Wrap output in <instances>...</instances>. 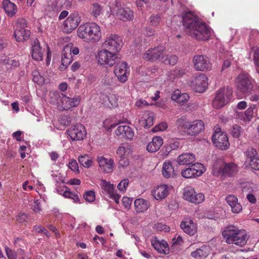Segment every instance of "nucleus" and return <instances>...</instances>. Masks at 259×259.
I'll return each instance as SVG.
<instances>
[{
  "mask_svg": "<svg viewBox=\"0 0 259 259\" xmlns=\"http://www.w3.org/2000/svg\"><path fill=\"white\" fill-rule=\"evenodd\" d=\"M183 24L186 28L187 33L197 40H207L211 36L210 27L205 22L200 21L191 11L183 15Z\"/></svg>",
  "mask_w": 259,
  "mask_h": 259,
  "instance_id": "f257e3e1",
  "label": "nucleus"
},
{
  "mask_svg": "<svg viewBox=\"0 0 259 259\" xmlns=\"http://www.w3.org/2000/svg\"><path fill=\"white\" fill-rule=\"evenodd\" d=\"M222 236L228 244H234L240 247L244 246L249 239L247 232L239 229L234 226L226 227L222 232Z\"/></svg>",
  "mask_w": 259,
  "mask_h": 259,
  "instance_id": "f03ea898",
  "label": "nucleus"
},
{
  "mask_svg": "<svg viewBox=\"0 0 259 259\" xmlns=\"http://www.w3.org/2000/svg\"><path fill=\"white\" fill-rule=\"evenodd\" d=\"M77 35L85 42H97L101 37L100 27L94 22L82 24L77 28Z\"/></svg>",
  "mask_w": 259,
  "mask_h": 259,
  "instance_id": "7ed1b4c3",
  "label": "nucleus"
},
{
  "mask_svg": "<svg viewBox=\"0 0 259 259\" xmlns=\"http://www.w3.org/2000/svg\"><path fill=\"white\" fill-rule=\"evenodd\" d=\"M50 103L57 105L60 110H67L72 107L77 106L80 103V98L78 96L69 98L63 94L60 95L58 93H52L50 94Z\"/></svg>",
  "mask_w": 259,
  "mask_h": 259,
  "instance_id": "20e7f679",
  "label": "nucleus"
},
{
  "mask_svg": "<svg viewBox=\"0 0 259 259\" xmlns=\"http://www.w3.org/2000/svg\"><path fill=\"white\" fill-rule=\"evenodd\" d=\"M232 90L227 87L220 89L217 93L214 99L212 102L214 108L219 109L227 104L231 99Z\"/></svg>",
  "mask_w": 259,
  "mask_h": 259,
  "instance_id": "39448f33",
  "label": "nucleus"
},
{
  "mask_svg": "<svg viewBox=\"0 0 259 259\" xmlns=\"http://www.w3.org/2000/svg\"><path fill=\"white\" fill-rule=\"evenodd\" d=\"M97 57L98 63L105 67L113 66L119 59L117 54L105 49L99 51Z\"/></svg>",
  "mask_w": 259,
  "mask_h": 259,
  "instance_id": "423d86ee",
  "label": "nucleus"
},
{
  "mask_svg": "<svg viewBox=\"0 0 259 259\" xmlns=\"http://www.w3.org/2000/svg\"><path fill=\"white\" fill-rule=\"evenodd\" d=\"M122 44V39L119 36L110 34L106 36L103 45L105 49L117 54L121 50Z\"/></svg>",
  "mask_w": 259,
  "mask_h": 259,
  "instance_id": "0eeeda50",
  "label": "nucleus"
},
{
  "mask_svg": "<svg viewBox=\"0 0 259 259\" xmlns=\"http://www.w3.org/2000/svg\"><path fill=\"white\" fill-rule=\"evenodd\" d=\"M212 141L215 147L222 150L228 149L230 146L228 137L224 132L221 131L220 127L215 129L212 136Z\"/></svg>",
  "mask_w": 259,
  "mask_h": 259,
  "instance_id": "6e6552de",
  "label": "nucleus"
},
{
  "mask_svg": "<svg viewBox=\"0 0 259 259\" xmlns=\"http://www.w3.org/2000/svg\"><path fill=\"white\" fill-rule=\"evenodd\" d=\"M26 21L24 19L19 20L15 24L14 35L18 41H22L28 39L30 35V31L25 29Z\"/></svg>",
  "mask_w": 259,
  "mask_h": 259,
  "instance_id": "1a4fd4ad",
  "label": "nucleus"
},
{
  "mask_svg": "<svg viewBox=\"0 0 259 259\" xmlns=\"http://www.w3.org/2000/svg\"><path fill=\"white\" fill-rule=\"evenodd\" d=\"M193 63L194 68L199 71H208L211 69L212 65L208 57L203 55H197L193 57Z\"/></svg>",
  "mask_w": 259,
  "mask_h": 259,
  "instance_id": "9d476101",
  "label": "nucleus"
},
{
  "mask_svg": "<svg viewBox=\"0 0 259 259\" xmlns=\"http://www.w3.org/2000/svg\"><path fill=\"white\" fill-rule=\"evenodd\" d=\"M188 166V168L181 171L182 176L185 178L190 179L199 177L205 171L203 165L200 163H194Z\"/></svg>",
  "mask_w": 259,
  "mask_h": 259,
  "instance_id": "9b49d317",
  "label": "nucleus"
},
{
  "mask_svg": "<svg viewBox=\"0 0 259 259\" xmlns=\"http://www.w3.org/2000/svg\"><path fill=\"white\" fill-rule=\"evenodd\" d=\"M190 83L196 92L202 93L207 87L208 79L205 74L199 73L192 77Z\"/></svg>",
  "mask_w": 259,
  "mask_h": 259,
  "instance_id": "f8f14e48",
  "label": "nucleus"
},
{
  "mask_svg": "<svg viewBox=\"0 0 259 259\" xmlns=\"http://www.w3.org/2000/svg\"><path fill=\"white\" fill-rule=\"evenodd\" d=\"M67 133L73 141L83 140L87 136L85 127L80 123H76L67 130Z\"/></svg>",
  "mask_w": 259,
  "mask_h": 259,
  "instance_id": "ddd939ff",
  "label": "nucleus"
},
{
  "mask_svg": "<svg viewBox=\"0 0 259 259\" xmlns=\"http://www.w3.org/2000/svg\"><path fill=\"white\" fill-rule=\"evenodd\" d=\"M237 171V165L233 163L226 164L221 166L214 165L212 169L213 175L215 176L222 174L223 176L231 177L235 174Z\"/></svg>",
  "mask_w": 259,
  "mask_h": 259,
  "instance_id": "4468645a",
  "label": "nucleus"
},
{
  "mask_svg": "<svg viewBox=\"0 0 259 259\" xmlns=\"http://www.w3.org/2000/svg\"><path fill=\"white\" fill-rule=\"evenodd\" d=\"M165 54V48L163 46H157L148 50L144 54L143 58L150 61H155L158 59L161 61V58Z\"/></svg>",
  "mask_w": 259,
  "mask_h": 259,
  "instance_id": "2eb2a0df",
  "label": "nucleus"
},
{
  "mask_svg": "<svg viewBox=\"0 0 259 259\" xmlns=\"http://www.w3.org/2000/svg\"><path fill=\"white\" fill-rule=\"evenodd\" d=\"M236 84L238 90L243 93H250L252 89V84L248 74H239L236 79Z\"/></svg>",
  "mask_w": 259,
  "mask_h": 259,
  "instance_id": "dca6fc26",
  "label": "nucleus"
},
{
  "mask_svg": "<svg viewBox=\"0 0 259 259\" xmlns=\"http://www.w3.org/2000/svg\"><path fill=\"white\" fill-rule=\"evenodd\" d=\"M81 22V18L79 14L76 13L71 14L64 21L63 29L67 33H70L77 28Z\"/></svg>",
  "mask_w": 259,
  "mask_h": 259,
  "instance_id": "f3484780",
  "label": "nucleus"
},
{
  "mask_svg": "<svg viewBox=\"0 0 259 259\" xmlns=\"http://www.w3.org/2000/svg\"><path fill=\"white\" fill-rule=\"evenodd\" d=\"M183 198L192 203L199 204L202 202L205 197L203 193H197L192 188H186L183 193Z\"/></svg>",
  "mask_w": 259,
  "mask_h": 259,
  "instance_id": "a211bd4d",
  "label": "nucleus"
},
{
  "mask_svg": "<svg viewBox=\"0 0 259 259\" xmlns=\"http://www.w3.org/2000/svg\"><path fill=\"white\" fill-rule=\"evenodd\" d=\"M114 74L122 83L126 82L130 74V68L125 62L118 63L115 66Z\"/></svg>",
  "mask_w": 259,
  "mask_h": 259,
  "instance_id": "6ab92c4d",
  "label": "nucleus"
},
{
  "mask_svg": "<svg viewBox=\"0 0 259 259\" xmlns=\"http://www.w3.org/2000/svg\"><path fill=\"white\" fill-rule=\"evenodd\" d=\"M100 185L104 192L108 194L110 198L113 199L116 203H119L120 195L116 192L113 184L105 180H101Z\"/></svg>",
  "mask_w": 259,
  "mask_h": 259,
  "instance_id": "aec40b11",
  "label": "nucleus"
},
{
  "mask_svg": "<svg viewBox=\"0 0 259 259\" xmlns=\"http://www.w3.org/2000/svg\"><path fill=\"white\" fill-rule=\"evenodd\" d=\"M97 161L99 167L104 173H110L113 171L114 162L110 158L108 159L103 156L98 157Z\"/></svg>",
  "mask_w": 259,
  "mask_h": 259,
  "instance_id": "412c9836",
  "label": "nucleus"
},
{
  "mask_svg": "<svg viewBox=\"0 0 259 259\" xmlns=\"http://www.w3.org/2000/svg\"><path fill=\"white\" fill-rule=\"evenodd\" d=\"M151 243L152 246L159 253L167 254L169 252V247L166 241L162 240H159L158 238L155 237L151 240Z\"/></svg>",
  "mask_w": 259,
  "mask_h": 259,
  "instance_id": "4be33fe9",
  "label": "nucleus"
},
{
  "mask_svg": "<svg viewBox=\"0 0 259 259\" xmlns=\"http://www.w3.org/2000/svg\"><path fill=\"white\" fill-rule=\"evenodd\" d=\"M204 129V123L201 120H196L190 122L187 135L196 136Z\"/></svg>",
  "mask_w": 259,
  "mask_h": 259,
  "instance_id": "5701e85b",
  "label": "nucleus"
},
{
  "mask_svg": "<svg viewBox=\"0 0 259 259\" xmlns=\"http://www.w3.org/2000/svg\"><path fill=\"white\" fill-rule=\"evenodd\" d=\"M169 189L166 185H161L156 187L151 192L152 195L156 200L165 198L169 194Z\"/></svg>",
  "mask_w": 259,
  "mask_h": 259,
  "instance_id": "b1692460",
  "label": "nucleus"
},
{
  "mask_svg": "<svg viewBox=\"0 0 259 259\" xmlns=\"http://www.w3.org/2000/svg\"><path fill=\"white\" fill-rule=\"evenodd\" d=\"M181 228L184 232L189 235H194L197 232V225L192 220L186 219L181 223Z\"/></svg>",
  "mask_w": 259,
  "mask_h": 259,
  "instance_id": "393cba45",
  "label": "nucleus"
},
{
  "mask_svg": "<svg viewBox=\"0 0 259 259\" xmlns=\"http://www.w3.org/2000/svg\"><path fill=\"white\" fill-rule=\"evenodd\" d=\"M44 53V49L40 47L39 40L37 39H34L32 44L31 56L32 58L37 61H41Z\"/></svg>",
  "mask_w": 259,
  "mask_h": 259,
  "instance_id": "a878e982",
  "label": "nucleus"
},
{
  "mask_svg": "<svg viewBox=\"0 0 259 259\" xmlns=\"http://www.w3.org/2000/svg\"><path fill=\"white\" fill-rule=\"evenodd\" d=\"M195 161V155L190 153H185L179 155L177 159V162L180 165L189 166L194 164Z\"/></svg>",
  "mask_w": 259,
  "mask_h": 259,
  "instance_id": "bb28decb",
  "label": "nucleus"
},
{
  "mask_svg": "<svg viewBox=\"0 0 259 259\" xmlns=\"http://www.w3.org/2000/svg\"><path fill=\"white\" fill-rule=\"evenodd\" d=\"M190 121L186 117L182 116L177 119L176 127L179 133L187 135Z\"/></svg>",
  "mask_w": 259,
  "mask_h": 259,
  "instance_id": "cd10ccee",
  "label": "nucleus"
},
{
  "mask_svg": "<svg viewBox=\"0 0 259 259\" xmlns=\"http://www.w3.org/2000/svg\"><path fill=\"white\" fill-rule=\"evenodd\" d=\"M116 15L119 19L123 21L132 20L134 18L133 11L127 7L118 9Z\"/></svg>",
  "mask_w": 259,
  "mask_h": 259,
  "instance_id": "c85d7f7f",
  "label": "nucleus"
},
{
  "mask_svg": "<svg viewBox=\"0 0 259 259\" xmlns=\"http://www.w3.org/2000/svg\"><path fill=\"white\" fill-rule=\"evenodd\" d=\"M154 113L149 111L144 112L141 118L139 120L140 124L145 128H149L154 124Z\"/></svg>",
  "mask_w": 259,
  "mask_h": 259,
  "instance_id": "c756f323",
  "label": "nucleus"
},
{
  "mask_svg": "<svg viewBox=\"0 0 259 259\" xmlns=\"http://www.w3.org/2000/svg\"><path fill=\"white\" fill-rule=\"evenodd\" d=\"M226 200L231 207L233 213H238L242 210V206L240 203L238 202V198L236 196L233 195H229L226 197Z\"/></svg>",
  "mask_w": 259,
  "mask_h": 259,
  "instance_id": "7c9ffc66",
  "label": "nucleus"
},
{
  "mask_svg": "<svg viewBox=\"0 0 259 259\" xmlns=\"http://www.w3.org/2000/svg\"><path fill=\"white\" fill-rule=\"evenodd\" d=\"M255 105H253L250 106L244 112H241L237 114V116L239 119L243 121H250L251 120L253 117L256 113L257 110L255 109Z\"/></svg>",
  "mask_w": 259,
  "mask_h": 259,
  "instance_id": "2f4dec72",
  "label": "nucleus"
},
{
  "mask_svg": "<svg viewBox=\"0 0 259 259\" xmlns=\"http://www.w3.org/2000/svg\"><path fill=\"white\" fill-rule=\"evenodd\" d=\"M115 134L117 136H121L128 140H132L134 136L133 130L126 125L118 126L115 131Z\"/></svg>",
  "mask_w": 259,
  "mask_h": 259,
  "instance_id": "473e14b6",
  "label": "nucleus"
},
{
  "mask_svg": "<svg viewBox=\"0 0 259 259\" xmlns=\"http://www.w3.org/2000/svg\"><path fill=\"white\" fill-rule=\"evenodd\" d=\"M163 144V139L158 136H155L152 141L147 146V150L149 152H155L158 151Z\"/></svg>",
  "mask_w": 259,
  "mask_h": 259,
  "instance_id": "72a5a7b5",
  "label": "nucleus"
},
{
  "mask_svg": "<svg viewBox=\"0 0 259 259\" xmlns=\"http://www.w3.org/2000/svg\"><path fill=\"white\" fill-rule=\"evenodd\" d=\"M171 100L178 104H183L188 102L189 96L187 93H181L179 90H176L171 96Z\"/></svg>",
  "mask_w": 259,
  "mask_h": 259,
  "instance_id": "f704fd0d",
  "label": "nucleus"
},
{
  "mask_svg": "<svg viewBox=\"0 0 259 259\" xmlns=\"http://www.w3.org/2000/svg\"><path fill=\"white\" fill-rule=\"evenodd\" d=\"M3 6L6 14L9 17H13L17 12V7L10 0H4Z\"/></svg>",
  "mask_w": 259,
  "mask_h": 259,
  "instance_id": "c9c22d12",
  "label": "nucleus"
},
{
  "mask_svg": "<svg viewBox=\"0 0 259 259\" xmlns=\"http://www.w3.org/2000/svg\"><path fill=\"white\" fill-rule=\"evenodd\" d=\"M70 46H65L62 51V65L66 68L72 61V56L70 53Z\"/></svg>",
  "mask_w": 259,
  "mask_h": 259,
  "instance_id": "e433bc0d",
  "label": "nucleus"
},
{
  "mask_svg": "<svg viewBox=\"0 0 259 259\" xmlns=\"http://www.w3.org/2000/svg\"><path fill=\"white\" fill-rule=\"evenodd\" d=\"M162 174L165 178L174 177L176 174L171 163L169 161H165L163 164Z\"/></svg>",
  "mask_w": 259,
  "mask_h": 259,
  "instance_id": "4c0bfd02",
  "label": "nucleus"
},
{
  "mask_svg": "<svg viewBox=\"0 0 259 259\" xmlns=\"http://www.w3.org/2000/svg\"><path fill=\"white\" fill-rule=\"evenodd\" d=\"M134 203L135 209L138 212H143L149 207L148 201L142 198L136 199Z\"/></svg>",
  "mask_w": 259,
  "mask_h": 259,
  "instance_id": "58836bf2",
  "label": "nucleus"
},
{
  "mask_svg": "<svg viewBox=\"0 0 259 259\" xmlns=\"http://www.w3.org/2000/svg\"><path fill=\"white\" fill-rule=\"evenodd\" d=\"M208 247L203 246L201 248H198L194 251L192 252L191 255L196 259L205 258L208 255Z\"/></svg>",
  "mask_w": 259,
  "mask_h": 259,
  "instance_id": "ea45409f",
  "label": "nucleus"
},
{
  "mask_svg": "<svg viewBox=\"0 0 259 259\" xmlns=\"http://www.w3.org/2000/svg\"><path fill=\"white\" fill-rule=\"evenodd\" d=\"M103 13V7L95 3L92 5L91 8V14L94 19H97Z\"/></svg>",
  "mask_w": 259,
  "mask_h": 259,
  "instance_id": "a19ab883",
  "label": "nucleus"
},
{
  "mask_svg": "<svg viewBox=\"0 0 259 259\" xmlns=\"http://www.w3.org/2000/svg\"><path fill=\"white\" fill-rule=\"evenodd\" d=\"M78 160L80 164L84 167L89 168L93 164V162L89 155H80Z\"/></svg>",
  "mask_w": 259,
  "mask_h": 259,
  "instance_id": "79ce46f5",
  "label": "nucleus"
},
{
  "mask_svg": "<svg viewBox=\"0 0 259 259\" xmlns=\"http://www.w3.org/2000/svg\"><path fill=\"white\" fill-rule=\"evenodd\" d=\"M161 61L165 64L174 65L178 61V57L176 55H171L169 57H168V56L165 54L164 56H162L161 58Z\"/></svg>",
  "mask_w": 259,
  "mask_h": 259,
  "instance_id": "37998d69",
  "label": "nucleus"
},
{
  "mask_svg": "<svg viewBox=\"0 0 259 259\" xmlns=\"http://www.w3.org/2000/svg\"><path fill=\"white\" fill-rule=\"evenodd\" d=\"M65 190L63 194L64 197L73 199V201L75 202L79 201V198L78 195L70 191L69 189L67 187H65Z\"/></svg>",
  "mask_w": 259,
  "mask_h": 259,
  "instance_id": "c03bdc74",
  "label": "nucleus"
},
{
  "mask_svg": "<svg viewBox=\"0 0 259 259\" xmlns=\"http://www.w3.org/2000/svg\"><path fill=\"white\" fill-rule=\"evenodd\" d=\"M33 81L39 85H42L45 82L44 78L37 71L32 73Z\"/></svg>",
  "mask_w": 259,
  "mask_h": 259,
  "instance_id": "a18cd8bd",
  "label": "nucleus"
},
{
  "mask_svg": "<svg viewBox=\"0 0 259 259\" xmlns=\"http://www.w3.org/2000/svg\"><path fill=\"white\" fill-rule=\"evenodd\" d=\"M83 197L86 201L90 202H92L95 199V192L93 191H87L84 194Z\"/></svg>",
  "mask_w": 259,
  "mask_h": 259,
  "instance_id": "49530a36",
  "label": "nucleus"
},
{
  "mask_svg": "<svg viewBox=\"0 0 259 259\" xmlns=\"http://www.w3.org/2000/svg\"><path fill=\"white\" fill-rule=\"evenodd\" d=\"M241 127L235 124L232 126L231 130V134L234 138H239L241 135Z\"/></svg>",
  "mask_w": 259,
  "mask_h": 259,
  "instance_id": "de8ad7c7",
  "label": "nucleus"
},
{
  "mask_svg": "<svg viewBox=\"0 0 259 259\" xmlns=\"http://www.w3.org/2000/svg\"><path fill=\"white\" fill-rule=\"evenodd\" d=\"M5 251L9 259H17V253L8 247H5Z\"/></svg>",
  "mask_w": 259,
  "mask_h": 259,
  "instance_id": "09e8293b",
  "label": "nucleus"
},
{
  "mask_svg": "<svg viewBox=\"0 0 259 259\" xmlns=\"http://www.w3.org/2000/svg\"><path fill=\"white\" fill-rule=\"evenodd\" d=\"M128 180L124 179L122 180L118 185L117 188L120 191L124 192L128 185Z\"/></svg>",
  "mask_w": 259,
  "mask_h": 259,
  "instance_id": "8fccbe9b",
  "label": "nucleus"
},
{
  "mask_svg": "<svg viewBox=\"0 0 259 259\" xmlns=\"http://www.w3.org/2000/svg\"><path fill=\"white\" fill-rule=\"evenodd\" d=\"M33 230L36 232L39 233H42L45 234L46 236H50V233L49 231L44 227L41 226H33Z\"/></svg>",
  "mask_w": 259,
  "mask_h": 259,
  "instance_id": "3c124183",
  "label": "nucleus"
},
{
  "mask_svg": "<svg viewBox=\"0 0 259 259\" xmlns=\"http://www.w3.org/2000/svg\"><path fill=\"white\" fill-rule=\"evenodd\" d=\"M246 154L247 157L249 158L251 160V159L257 157L256 155L257 154V152L254 148H249L247 150Z\"/></svg>",
  "mask_w": 259,
  "mask_h": 259,
  "instance_id": "603ef678",
  "label": "nucleus"
},
{
  "mask_svg": "<svg viewBox=\"0 0 259 259\" xmlns=\"http://www.w3.org/2000/svg\"><path fill=\"white\" fill-rule=\"evenodd\" d=\"M250 167L255 170H259V158L257 157L251 159L250 160Z\"/></svg>",
  "mask_w": 259,
  "mask_h": 259,
  "instance_id": "864d4df0",
  "label": "nucleus"
},
{
  "mask_svg": "<svg viewBox=\"0 0 259 259\" xmlns=\"http://www.w3.org/2000/svg\"><path fill=\"white\" fill-rule=\"evenodd\" d=\"M71 120L72 119L69 115H64L61 116L60 121L61 124L67 126L70 123Z\"/></svg>",
  "mask_w": 259,
  "mask_h": 259,
  "instance_id": "5fc2aeb1",
  "label": "nucleus"
},
{
  "mask_svg": "<svg viewBox=\"0 0 259 259\" xmlns=\"http://www.w3.org/2000/svg\"><path fill=\"white\" fill-rule=\"evenodd\" d=\"M27 216L25 213L19 214L16 217V222L19 224H23L26 222Z\"/></svg>",
  "mask_w": 259,
  "mask_h": 259,
  "instance_id": "6e6d98bb",
  "label": "nucleus"
},
{
  "mask_svg": "<svg viewBox=\"0 0 259 259\" xmlns=\"http://www.w3.org/2000/svg\"><path fill=\"white\" fill-rule=\"evenodd\" d=\"M3 62L5 64L10 65L14 67L19 66V63L15 60L11 59L10 58H6L3 60Z\"/></svg>",
  "mask_w": 259,
  "mask_h": 259,
  "instance_id": "4d7b16f0",
  "label": "nucleus"
},
{
  "mask_svg": "<svg viewBox=\"0 0 259 259\" xmlns=\"http://www.w3.org/2000/svg\"><path fill=\"white\" fill-rule=\"evenodd\" d=\"M253 59L254 63L256 65L257 70L259 72V49H256L254 51Z\"/></svg>",
  "mask_w": 259,
  "mask_h": 259,
  "instance_id": "13d9d810",
  "label": "nucleus"
},
{
  "mask_svg": "<svg viewBox=\"0 0 259 259\" xmlns=\"http://www.w3.org/2000/svg\"><path fill=\"white\" fill-rule=\"evenodd\" d=\"M68 167L73 171H78V164L75 160H72L68 163Z\"/></svg>",
  "mask_w": 259,
  "mask_h": 259,
  "instance_id": "bf43d9fd",
  "label": "nucleus"
},
{
  "mask_svg": "<svg viewBox=\"0 0 259 259\" xmlns=\"http://www.w3.org/2000/svg\"><path fill=\"white\" fill-rule=\"evenodd\" d=\"M154 33L155 30L150 27H146L143 30V34L146 36H152Z\"/></svg>",
  "mask_w": 259,
  "mask_h": 259,
  "instance_id": "052dcab7",
  "label": "nucleus"
},
{
  "mask_svg": "<svg viewBox=\"0 0 259 259\" xmlns=\"http://www.w3.org/2000/svg\"><path fill=\"white\" fill-rule=\"evenodd\" d=\"M70 46L69 48L70 49V53L71 54H73L74 55H76L79 54V50L77 47H73V45L72 43H69L67 44L65 46Z\"/></svg>",
  "mask_w": 259,
  "mask_h": 259,
  "instance_id": "680f3d73",
  "label": "nucleus"
},
{
  "mask_svg": "<svg viewBox=\"0 0 259 259\" xmlns=\"http://www.w3.org/2000/svg\"><path fill=\"white\" fill-rule=\"evenodd\" d=\"M183 70L179 69H176L171 72V75H173V78H177L182 76L184 74Z\"/></svg>",
  "mask_w": 259,
  "mask_h": 259,
  "instance_id": "e2e57ef3",
  "label": "nucleus"
},
{
  "mask_svg": "<svg viewBox=\"0 0 259 259\" xmlns=\"http://www.w3.org/2000/svg\"><path fill=\"white\" fill-rule=\"evenodd\" d=\"M127 148L123 144L119 146L117 150L116 153L120 157H122L126 151Z\"/></svg>",
  "mask_w": 259,
  "mask_h": 259,
  "instance_id": "0e129e2a",
  "label": "nucleus"
},
{
  "mask_svg": "<svg viewBox=\"0 0 259 259\" xmlns=\"http://www.w3.org/2000/svg\"><path fill=\"white\" fill-rule=\"evenodd\" d=\"M150 22L153 25H157L160 21V17L156 15L151 16L150 18Z\"/></svg>",
  "mask_w": 259,
  "mask_h": 259,
  "instance_id": "69168bd1",
  "label": "nucleus"
},
{
  "mask_svg": "<svg viewBox=\"0 0 259 259\" xmlns=\"http://www.w3.org/2000/svg\"><path fill=\"white\" fill-rule=\"evenodd\" d=\"M46 10L49 11L50 13H54L57 10V5L54 3H52L51 4L49 5L46 7Z\"/></svg>",
  "mask_w": 259,
  "mask_h": 259,
  "instance_id": "338daca9",
  "label": "nucleus"
},
{
  "mask_svg": "<svg viewBox=\"0 0 259 259\" xmlns=\"http://www.w3.org/2000/svg\"><path fill=\"white\" fill-rule=\"evenodd\" d=\"M122 201L125 207L127 208L130 207L132 200L129 197H124L122 198Z\"/></svg>",
  "mask_w": 259,
  "mask_h": 259,
  "instance_id": "774afa93",
  "label": "nucleus"
}]
</instances>
